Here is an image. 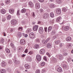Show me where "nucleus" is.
Segmentation results:
<instances>
[{
  "label": "nucleus",
  "mask_w": 73,
  "mask_h": 73,
  "mask_svg": "<svg viewBox=\"0 0 73 73\" xmlns=\"http://www.w3.org/2000/svg\"><path fill=\"white\" fill-rule=\"evenodd\" d=\"M49 14L48 13H45L43 14V17L44 19H46L49 17Z\"/></svg>",
  "instance_id": "obj_1"
},
{
  "label": "nucleus",
  "mask_w": 73,
  "mask_h": 73,
  "mask_svg": "<svg viewBox=\"0 0 73 73\" xmlns=\"http://www.w3.org/2000/svg\"><path fill=\"white\" fill-rule=\"evenodd\" d=\"M36 58L38 61H40L41 60V56L39 54L36 55Z\"/></svg>",
  "instance_id": "obj_2"
},
{
  "label": "nucleus",
  "mask_w": 73,
  "mask_h": 73,
  "mask_svg": "<svg viewBox=\"0 0 73 73\" xmlns=\"http://www.w3.org/2000/svg\"><path fill=\"white\" fill-rule=\"evenodd\" d=\"M29 36L30 38H34L35 37V33L32 32L30 33L29 34Z\"/></svg>",
  "instance_id": "obj_3"
},
{
  "label": "nucleus",
  "mask_w": 73,
  "mask_h": 73,
  "mask_svg": "<svg viewBox=\"0 0 73 73\" xmlns=\"http://www.w3.org/2000/svg\"><path fill=\"white\" fill-rule=\"evenodd\" d=\"M11 24L15 25L17 24V21L15 19H14L11 21Z\"/></svg>",
  "instance_id": "obj_4"
},
{
  "label": "nucleus",
  "mask_w": 73,
  "mask_h": 73,
  "mask_svg": "<svg viewBox=\"0 0 73 73\" xmlns=\"http://www.w3.org/2000/svg\"><path fill=\"white\" fill-rule=\"evenodd\" d=\"M35 7L36 9H39L40 8V5L39 3H37L35 4Z\"/></svg>",
  "instance_id": "obj_5"
},
{
  "label": "nucleus",
  "mask_w": 73,
  "mask_h": 73,
  "mask_svg": "<svg viewBox=\"0 0 73 73\" xmlns=\"http://www.w3.org/2000/svg\"><path fill=\"white\" fill-rule=\"evenodd\" d=\"M44 30L42 27H40L39 29L38 32L39 33H42Z\"/></svg>",
  "instance_id": "obj_6"
},
{
  "label": "nucleus",
  "mask_w": 73,
  "mask_h": 73,
  "mask_svg": "<svg viewBox=\"0 0 73 73\" xmlns=\"http://www.w3.org/2000/svg\"><path fill=\"white\" fill-rule=\"evenodd\" d=\"M20 42L22 45H24V44H25L26 42H25V40L21 39L20 40Z\"/></svg>",
  "instance_id": "obj_7"
},
{
  "label": "nucleus",
  "mask_w": 73,
  "mask_h": 73,
  "mask_svg": "<svg viewBox=\"0 0 73 73\" xmlns=\"http://www.w3.org/2000/svg\"><path fill=\"white\" fill-rule=\"evenodd\" d=\"M56 57L57 58H58V57L59 58L60 60H62V58H63V56H62V55L60 54L56 55Z\"/></svg>",
  "instance_id": "obj_8"
},
{
  "label": "nucleus",
  "mask_w": 73,
  "mask_h": 73,
  "mask_svg": "<svg viewBox=\"0 0 73 73\" xmlns=\"http://www.w3.org/2000/svg\"><path fill=\"white\" fill-rule=\"evenodd\" d=\"M38 25H35L34 27L33 28V30L34 31H36L38 29Z\"/></svg>",
  "instance_id": "obj_9"
},
{
  "label": "nucleus",
  "mask_w": 73,
  "mask_h": 73,
  "mask_svg": "<svg viewBox=\"0 0 73 73\" xmlns=\"http://www.w3.org/2000/svg\"><path fill=\"white\" fill-rule=\"evenodd\" d=\"M45 52V51L44 49H41L40 51V53L41 54H44Z\"/></svg>",
  "instance_id": "obj_10"
},
{
  "label": "nucleus",
  "mask_w": 73,
  "mask_h": 73,
  "mask_svg": "<svg viewBox=\"0 0 73 73\" xmlns=\"http://www.w3.org/2000/svg\"><path fill=\"white\" fill-rule=\"evenodd\" d=\"M0 12L2 14H4L6 12V10L4 9H2L1 10Z\"/></svg>",
  "instance_id": "obj_11"
},
{
  "label": "nucleus",
  "mask_w": 73,
  "mask_h": 73,
  "mask_svg": "<svg viewBox=\"0 0 73 73\" xmlns=\"http://www.w3.org/2000/svg\"><path fill=\"white\" fill-rule=\"evenodd\" d=\"M61 20H62L61 17H58L56 19V21L57 23H59V22H60L61 21Z\"/></svg>",
  "instance_id": "obj_12"
},
{
  "label": "nucleus",
  "mask_w": 73,
  "mask_h": 73,
  "mask_svg": "<svg viewBox=\"0 0 73 73\" xmlns=\"http://www.w3.org/2000/svg\"><path fill=\"white\" fill-rule=\"evenodd\" d=\"M61 9H57L56 10V13L58 15H59V14H60L61 13Z\"/></svg>",
  "instance_id": "obj_13"
},
{
  "label": "nucleus",
  "mask_w": 73,
  "mask_h": 73,
  "mask_svg": "<svg viewBox=\"0 0 73 73\" xmlns=\"http://www.w3.org/2000/svg\"><path fill=\"white\" fill-rule=\"evenodd\" d=\"M46 46L48 48H50L52 47V44L50 43H47V44Z\"/></svg>",
  "instance_id": "obj_14"
},
{
  "label": "nucleus",
  "mask_w": 73,
  "mask_h": 73,
  "mask_svg": "<svg viewBox=\"0 0 73 73\" xmlns=\"http://www.w3.org/2000/svg\"><path fill=\"white\" fill-rule=\"evenodd\" d=\"M50 8L53 9L55 7V5L53 3L51 4L50 5Z\"/></svg>",
  "instance_id": "obj_15"
},
{
  "label": "nucleus",
  "mask_w": 73,
  "mask_h": 73,
  "mask_svg": "<svg viewBox=\"0 0 73 73\" xmlns=\"http://www.w3.org/2000/svg\"><path fill=\"white\" fill-rule=\"evenodd\" d=\"M25 68H26V69H29V68H30V66H29L28 64H25Z\"/></svg>",
  "instance_id": "obj_16"
},
{
  "label": "nucleus",
  "mask_w": 73,
  "mask_h": 73,
  "mask_svg": "<svg viewBox=\"0 0 73 73\" xmlns=\"http://www.w3.org/2000/svg\"><path fill=\"white\" fill-rule=\"evenodd\" d=\"M14 62L15 64H20V61L16 60H14Z\"/></svg>",
  "instance_id": "obj_17"
},
{
  "label": "nucleus",
  "mask_w": 73,
  "mask_h": 73,
  "mask_svg": "<svg viewBox=\"0 0 73 73\" xmlns=\"http://www.w3.org/2000/svg\"><path fill=\"white\" fill-rule=\"evenodd\" d=\"M1 65L2 66H5L6 65H7V63H6V62L3 61L1 63Z\"/></svg>",
  "instance_id": "obj_18"
},
{
  "label": "nucleus",
  "mask_w": 73,
  "mask_h": 73,
  "mask_svg": "<svg viewBox=\"0 0 73 73\" xmlns=\"http://www.w3.org/2000/svg\"><path fill=\"white\" fill-rule=\"evenodd\" d=\"M29 5L31 7H33V5H34L33 3L31 1H30L29 2Z\"/></svg>",
  "instance_id": "obj_19"
},
{
  "label": "nucleus",
  "mask_w": 73,
  "mask_h": 73,
  "mask_svg": "<svg viewBox=\"0 0 73 73\" xmlns=\"http://www.w3.org/2000/svg\"><path fill=\"white\" fill-rule=\"evenodd\" d=\"M22 36V34H21V33L20 32H19L17 33V36L18 37H21Z\"/></svg>",
  "instance_id": "obj_20"
},
{
  "label": "nucleus",
  "mask_w": 73,
  "mask_h": 73,
  "mask_svg": "<svg viewBox=\"0 0 73 73\" xmlns=\"http://www.w3.org/2000/svg\"><path fill=\"white\" fill-rule=\"evenodd\" d=\"M69 29V27H68V26H66L64 28V30L66 31H68Z\"/></svg>",
  "instance_id": "obj_21"
},
{
  "label": "nucleus",
  "mask_w": 73,
  "mask_h": 73,
  "mask_svg": "<svg viewBox=\"0 0 73 73\" xmlns=\"http://www.w3.org/2000/svg\"><path fill=\"white\" fill-rule=\"evenodd\" d=\"M72 39V38L70 36H68L66 38V41H70Z\"/></svg>",
  "instance_id": "obj_22"
},
{
  "label": "nucleus",
  "mask_w": 73,
  "mask_h": 73,
  "mask_svg": "<svg viewBox=\"0 0 73 73\" xmlns=\"http://www.w3.org/2000/svg\"><path fill=\"white\" fill-rule=\"evenodd\" d=\"M9 12L10 13H13L14 12V9H11L9 10Z\"/></svg>",
  "instance_id": "obj_23"
},
{
  "label": "nucleus",
  "mask_w": 73,
  "mask_h": 73,
  "mask_svg": "<svg viewBox=\"0 0 73 73\" xmlns=\"http://www.w3.org/2000/svg\"><path fill=\"white\" fill-rule=\"evenodd\" d=\"M41 6L42 7V8L44 9H46L47 8H48V7L47 6H43V4H42Z\"/></svg>",
  "instance_id": "obj_24"
},
{
  "label": "nucleus",
  "mask_w": 73,
  "mask_h": 73,
  "mask_svg": "<svg viewBox=\"0 0 73 73\" xmlns=\"http://www.w3.org/2000/svg\"><path fill=\"white\" fill-rule=\"evenodd\" d=\"M62 67L64 69H65L68 68V66L65 64H64L63 65Z\"/></svg>",
  "instance_id": "obj_25"
},
{
  "label": "nucleus",
  "mask_w": 73,
  "mask_h": 73,
  "mask_svg": "<svg viewBox=\"0 0 73 73\" xmlns=\"http://www.w3.org/2000/svg\"><path fill=\"white\" fill-rule=\"evenodd\" d=\"M57 70L58 72H62V68L60 67H58Z\"/></svg>",
  "instance_id": "obj_26"
},
{
  "label": "nucleus",
  "mask_w": 73,
  "mask_h": 73,
  "mask_svg": "<svg viewBox=\"0 0 73 73\" xmlns=\"http://www.w3.org/2000/svg\"><path fill=\"white\" fill-rule=\"evenodd\" d=\"M21 13H25V12H26V9L23 8L21 10Z\"/></svg>",
  "instance_id": "obj_27"
},
{
  "label": "nucleus",
  "mask_w": 73,
  "mask_h": 73,
  "mask_svg": "<svg viewBox=\"0 0 73 73\" xmlns=\"http://www.w3.org/2000/svg\"><path fill=\"white\" fill-rule=\"evenodd\" d=\"M57 3L60 4L62 3V0H56Z\"/></svg>",
  "instance_id": "obj_28"
},
{
  "label": "nucleus",
  "mask_w": 73,
  "mask_h": 73,
  "mask_svg": "<svg viewBox=\"0 0 73 73\" xmlns=\"http://www.w3.org/2000/svg\"><path fill=\"white\" fill-rule=\"evenodd\" d=\"M5 50L6 53H9L10 52V50H9V49L7 48H5Z\"/></svg>",
  "instance_id": "obj_29"
},
{
  "label": "nucleus",
  "mask_w": 73,
  "mask_h": 73,
  "mask_svg": "<svg viewBox=\"0 0 73 73\" xmlns=\"http://www.w3.org/2000/svg\"><path fill=\"white\" fill-rule=\"evenodd\" d=\"M27 60L28 61H32V58H31V57H29L27 58Z\"/></svg>",
  "instance_id": "obj_30"
},
{
  "label": "nucleus",
  "mask_w": 73,
  "mask_h": 73,
  "mask_svg": "<svg viewBox=\"0 0 73 73\" xmlns=\"http://www.w3.org/2000/svg\"><path fill=\"white\" fill-rule=\"evenodd\" d=\"M1 73H6V70L5 69H2L1 70Z\"/></svg>",
  "instance_id": "obj_31"
},
{
  "label": "nucleus",
  "mask_w": 73,
  "mask_h": 73,
  "mask_svg": "<svg viewBox=\"0 0 73 73\" xmlns=\"http://www.w3.org/2000/svg\"><path fill=\"white\" fill-rule=\"evenodd\" d=\"M50 17H52V18H53L54 16V13H53L52 12H51L50 13Z\"/></svg>",
  "instance_id": "obj_32"
},
{
  "label": "nucleus",
  "mask_w": 73,
  "mask_h": 73,
  "mask_svg": "<svg viewBox=\"0 0 73 73\" xmlns=\"http://www.w3.org/2000/svg\"><path fill=\"white\" fill-rule=\"evenodd\" d=\"M64 50H62V53H63L64 55V56H67V55H68V53L64 52Z\"/></svg>",
  "instance_id": "obj_33"
},
{
  "label": "nucleus",
  "mask_w": 73,
  "mask_h": 73,
  "mask_svg": "<svg viewBox=\"0 0 73 73\" xmlns=\"http://www.w3.org/2000/svg\"><path fill=\"white\" fill-rule=\"evenodd\" d=\"M39 48V45L38 44H35V49H38Z\"/></svg>",
  "instance_id": "obj_34"
},
{
  "label": "nucleus",
  "mask_w": 73,
  "mask_h": 73,
  "mask_svg": "<svg viewBox=\"0 0 73 73\" xmlns=\"http://www.w3.org/2000/svg\"><path fill=\"white\" fill-rule=\"evenodd\" d=\"M52 29V27L51 26L49 27L48 29V32H50V31H51Z\"/></svg>",
  "instance_id": "obj_35"
},
{
  "label": "nucleus",
  "mask_w": 73,
  "mask_h": 73,
  "mask_svg": "<svg viewBox=\"0 0 73 73\" xmlns=\"http://www.w3.org/2000/svg\"><path fill=\"white\" fill-rule=\"evenodd\" d=\"M11 18V15H9L7 17V19L8 20H9Z\"/></svg>",
  "instance_id": "obj_36"
},
{
  "label": "nucleus",
  "mask_w": 73,
  "mask_h": 73,
  "mask_svg": "<svg viewBox=\"0 0 73 73\" xmlns=\"http://www.w3.org/2000/svg\"><path fill=\"white\" fill-rule=\"evenodd\" d=\"M62 11L63 12H66L67 10L65 7H63L62 8Z\"/></svg>",
  "instance_id": "obj_37"
},
{
  "label": "nucleus",
  "mask_w": 73,
  "mask_h": 73,
  "mask_svg": "<svg viewBox=\"0 0 73 73\" xmlns=\"http://www.w3.org/2000/svg\"><path fill=\"white\" fill-rule=\"evenodd\" d=\"M4 42V39L3 38H1V44L3 43Z\"/></svg>",
  "instance_id": "obj_38"
},
{
  "label": "nucleus",
  "mask_w": 73,
  "mask_h": 73,
  "mask_svg": "<svg viewBox=\"0 0 73 73\" xmlns=\"http://www.w3.org/2000/svg\"><path fill=\"white\" fill-rule=\"evenodd\" d=\"M45 62H42V63L40 64V65L42 66H43L45 65Z\"/></svg>",
  "instance_id": "obj_39"
},
{
  "label": "nucleus",
  "mask_w": 73,
  "mask_h": 73,
  "mask_svg": "<svg viewBox=\"0 0 73 73\" xmlns=\"http://www.w3.org/2000/svg\"><path fill=\"white\" fill-rule=\"evenodd\" d=\"M18 30L19 31H21L22 30H23V28L22 27H19L18 28Z\"/></svg>",
  "instance_id": "obj_40"
},
{
  "label": "nucleus",
  "mask_w": 73,
  "mask_h": 73,
  "mask_svg": "<svg viewBox=\"0 0 73 73\" xmlns=\"http://www.w3.org/2000/svg\"><path fill=\"white\" fill-rule=\"evenodd\" d=\"M6 4H9L10 3V0H6L5 2Z\"/></svg>",
  "instance_id": "obj_41"
},
{
  "label": "nucleus",
  "mask_w": 73,
  "mask_h": 73,
  "mask_svg": "<svg viewBox=\"0 0 73 73\" xmlns=\"http://www.w3.org/2000/svg\"><path fill=\"white\" fill-rule=\"evenodd\" d=\"M5 20H6L5 17H3L2 19V21L3 22H4V21H5Z\"/></svg>",
  "instance_id": "obj_42"
},
{
  "label": "nucleus",
  "mask_w": 73,
  "mask_h": 73,
  "mask_svg": "<svg viewBox=\"0 0 73 73\" xmlns=\"http://www.w3.org/2000/svg\"><path fill=\"white\" fill-rule=\"evenodd\" d=\"M19 12H20V10H19L17 11V15H20V13H19Z\"/></svg>",
  "instance_id": "obj_43"
},
{
  "label": "nucleus",
  "mask_w": 73,
  "mask_h": 73,
  "mask_svg": "<svg viewBox=\"0 0 73 73\" xmlns=\"http://www.w3.org/2000/svg\"><path fill=\"white\" fill-rule=\"evenodd\" d=\"M11 46L13 48H15V46H14V44H13L12 43H11L10 44Z\"/></svg>",
  "instance_id": "obj_44"
},
{
  "label": "nucleus",
  "mask_w": 73,
  "mask_h": 73,
  "mask_svg": "<svg viewBox=\"0 0 73 73\" xmlns=\"http://www.w3.org/2000/svg\"><path fill=\"white\" fill-rule=\"evenodd\" d=\"M60 42H61V41H60V40H58L55 43L56 44H59V43H60Z\"/></svg>",
  "instance_id": "obj_45"
},
{
  "label": "nucleus",
  "mask_w": 73,
  "mask_h": 73,
  "mask_svg": "<svg viewBox=\"0 0 73 73\" xmlns=\"http://www.w3.org/2000/svg\"><path fill=\"white\" fill-rule=\"evenodd\" d=\"M36 73H40V71L39 70H37L35 71Z\"/></svg>",
  "instance_id": "obj_46"
},
{
  "label": "nucleus",
  "mask_w": 73,
  "mask_h": 73,
  "mask_svg": "<svg viewBox=\"0 0 73 73\" xmlns=\"http://www.w3.org/2000/svg\"><path fill=\"white\" fill-rule=\"evenodd\" d=\"M39 11L40 13H42V12H44V10H43V9H40L39 10Z\"/></svg>",
  "instance_id": "obj_47"
},
{
  "label": "nucleus",
  "mask_w": 73,
  "mask_h": 73,
  "mask_svg": "<svg viewBox=\"0 0 73 73\" xmlns=\"http://www.w3.org/2000/svg\"><path fill=\"white\" fill-rule=\"evenodd\" d=\"M52 34L53 35H54V34H55L56 33V31H55V30H53V31H52Z\"/></svg>",
  "instance_id": "obj_48"
},
{
  "label": "nucleus",
  "mask_w": 73,
  "mask_h": 73,
  "mask_svg": "<svg viewBox=\"0 0 73 73\" xmlns=\"http://www.w3.org/2000/svg\"><path fill=\"white\" fill-rule=\"evenodd\" d=\"M8 62L9 64H11V63H12V61L11 60H10L8 61Z\"/></svg>",
  "instance_id": "obj_49"
},
{
  "label": "nucleus",
  "mask_w": 73,
  "mask_h": 73,
  "mask_svg": "<svg viewBox=\"0 0 73 73\" xmlns=\"http://www.w3.org/2000/svg\"><path fill=\"white\" fill-rule=\"evenodd\" d=\"M50 40V38H48L46 40H45L46 43L48 41H49V40Z\"/></svg>",
  "instance_id": "obj_50"
},
{
  "label": "nucleus",
  "mask_w": 73,
  "mask_h": 73,
  "mask_svg": "<svg viewBox=\"0 0 73 73\" xmlns=\"http://www.w3.org/2000/svg\"><path fill=\"white\" fill-rule=\"evenodd\" d=\"M35 41L36 42H39V41H40V40L39 39L37 38L35 39Z\"/></svg>",
  "instance_id": "obj_51"
},
{
  "label": "nucleus",
  "mask_w": 73,
  "mask_h": 73,
  "mask_svg": "<svg viewBox=\"0 0 73 73\" xmlns=\"http://www.w3.org/2000/svg\"><path fill=\"white\" fill-rule=\"evenodd\" d=\"M42 42L43 44H44V43H46V42H45V40L44 39H43L42 40Z\"/></svg>",
  "instance_id": "obj_52"
},
{
  "label": "nucleus",
  "mask_w": 73,
  "mask_h": 73,
  "mask_svg": "<svg viewBox=\"0 0 73 73\" xmlns=\"http://www.w3.org/2000/svg\"><path fill=\"white\" fill-rule=\"evenodd\" d=\"M62 46V43H60L59 44V47L61 48Z\"/></svg>",
  "instance_id": "obj_53"
},
{
  "label": "nucleus",
  "mask_w": 73,
  "mask_h": 73,
  "mask_svg": "<svg viewBox=\"0 0 73 73\" xmlns=\"http://www.w3.org/2000/svg\"><path fill=\"white\" fill-rule=\"evenodd\" d=\"M1 57L3 58H4V55L3 54H2L1 55Z\"/></svg>",
  "instance_id": "obj_54"
},
{
  "label": "nucleus",
  "mask_w": 73,
  "mask_h": 73,
  "mask_svg": "<svg viewBox=\"0 0 73 73\" xmlns=\"http://www.w3.org/2000/svg\"><path fill=\"white\" fill-rule=\"evenodd\" d=\"M46 54L47 55H48L49 57H50V54L48 52H47L46 53Z\"/></svg>",
  "instance_id": "obj_55"
},
{
  "label": "nucleus",
  "mask_w": 73,
  "mask_h": 73,
  "mask_svg": "<svg viewBox=\"0 0 73 73\" xmlns=\"http://www.w3.org/2000/svg\"><path fill=\"white\" fill-rule=\"evenodd\" d=\"M25 53H27V52H28V49H26L25 50Z\"/></svg>",
  "instance_id": "obj_56"
},
{
  "label": "nucleus",
  "mask_w": 73,
  "mask_h": 73,
  "mask_svg": "<svg viewBox=\"0 0 73 73\" xmlns=\"http://www.w3.org/2000/svg\"><path fill=\"white\" fill-rule=\"evenodd\" d=\"M29 54L31 55L32 54H33V52L32 51H30L29 52Z\"/></svg>",
  "instance_id": "obj_57"
},
{
  "label": "nucleus",
  "mask_w": 73,
  "mask_h": 73,
  "mask_svg": "<svg viewBox=\"0 0 73 73\" xmlns=\"http://www.w3.org/2000/svg\"><path fill=\"white\" fill-rule=\"evenodd\" d=\"M39 1L40 3H43L44 1V0H39Z\"/></svg>",
  "instance_id": "obj_58"
},
{
  "label": "nucleus",
  "mask_w": 73,
  "mask_h": 73,
  "mask_svg": "<svg viewBox=\"0 0 73 73\" xmlns=\"http://www.w3.org/2000/svg\"><path fill=\"white\" fill-rule=\"evenodd\" d=\"M7 70L8 71V72H11V70L9 68L7 69Z\"/></svg>",
  "instance_id": "obj_59"
},
{
  "label": "nucleus",
  "mask_w": 73,
  "mask_h": 73,
  "mask_svg": "<svg viewBox=\"0 0 73 73\" xmlns=\"http://www.w3.org/2000/svg\"><path fill=\"white\" fill-rule=\"evenodd\" d=\"M72 45H71V44H69L68 45V46L69 48H70V47Z\"/></svg>",
  "instance_id": "obj_60"
},
{
  "label": "nucleus",
  "mask_w": 73,
  "mask_h": 73,
  "mask_svg": "<svg viewBox=\"0 0 73 73\" xmlns=\"http://www.w3.org/2000/svg\"><path fill=\"white\" fill-rule=\"evenodd\" d=\"M21 47H19L18 48V50H21Z\"/></svg>",
  "instance_id": "obj_61"
},
{
  "label": "nucleus",
  "mask_w": 73,
  "mask_h": 73,
  "mask_svg": "<svg viewBox=\"0 0 73 73\" xmlns=\"http://www.w3.org/2000/svg\"><path fill=\"white\" fill-rule=\"evenodd\" d=\"M43 59H44V60H45V61H46V56H44L43 58Z\"/></svg>",
  "instance_id": "obj_62"
},
{
  "label": "nucleus",
  "mask_w": 73,
  "mask_h": 73,
  "mask_svg": "<svg viewBox=\"0 0 73 73\" xmlns=\"http://www.w3.org/2000/svg\"><path fill=\"white\" fill-rule=\"evenodd\" d=\"M28 30H29V31L30 32H31V31H32V29H28Z\"/></svg>",
  "instance_id": "obj_63"
},
{
  "label": "nucleus",
  "mask_w": 73,
  "mask_h": 73,
  "mask_svg": "<svg viewBox=\"0 0 73 73\" xmlns=\"http://www.w3.org/2000/svg\"><path fill=\"white\" fill-rule=\"evenodd\" d=\"M42 73H44V72H45V69L42 70Z\"/></svg>",
  "instance_id": "obj_64"
}]
</instances>
